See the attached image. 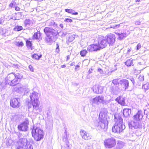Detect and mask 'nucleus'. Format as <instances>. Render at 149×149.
<instances>
[{
  "label": "nucleus",
  "mask_w": 149,
  "mask_h": 149,
  "mask_svg": "<svg viewBox=\"0 0 149 149\" xmlns=\"http://www.w3.org/2000/svg\"><path fill=\"white\" fill-rule=\"evenodd\" d=\"M132 64V60L131 59H129L125 62V64L127 66H130Z\"/></svg>",
  "instance_id": "nucleus-29"
},
{
  "label": "nucleus",
  "mask_w": 149,
  "mask_h": 149,
  "mask_svg": "<svg viewBox=\"0 0 149 149\" xmlns=\"http://www.w3.org/2000/svg\"><path fill=\"white\" fill-rule=\"evenodd\" d=\"M38 124L34 125L31 128V132L32 137L37 141H40L43 138V132L38 126Z\"/></svg>",
  "instance_id": "nucleus-6"
},
{
  "label": "nucleus",
  "mask_w": 149,
  "mask_h": 149,
  "mask_svg": "<svg viewBox=\"0 0 149 149\" xmlns=\"http://www.w3.org/2000/svg\"><path fill=\"white\" fill-rule=\"evenodd\" d=\"M44 31L47 36L45 39L47 42L51 44L55 41V36L58 34L56 29L46 27L44 29Z\"/></svg>",
  "instance_id": "nucleus-4"
},
{
  "label": "nucleus",
  "mask_w": 149,
  "mask_h": 149,
  "mask_svg": "<svg viewBox=\"0 0 149 149\" xmlns=\"http://www.w3.org/2000/svg\"><path fill=\"white\" fill-rule=\"evenodd\" d=\"M71 14L73 15H77L78 14V13L77 12H76L75 11L73 10V11L72 12Z\"/></svg>",
  "instance_id": "nucleus-49"
},
{
  "label": "nucleus",
  "mask_w": 149,
  "mask_h": 149,
  "mask_svg": "<svg viewBox=\"0 0 149 149\" xmlns=\"http://www.w3.org/2000/svg\"><path fill=\"white\" fill-rule=\"evenodd\" d=\"M29 124L28 119L26 118L22 123L18 125L17 128L19 130L26 132L27 131L28 126Z\"/></svg>",
  "instance_id": "nucleus-9"
},
{
  "label": "nucleus",
  "mask_w": 149,
  "mask_h": 149,
  "mask_svg": "<svg viewBox=\"0 0 149 149\" xmlns=\"http://www.w3.org/2000/svg\"><path fill=\"white\" fill-rule=\"evenodd\" d=\"M93 71V70L92 69H90L88 71V73L89 74H90Z\"/></svg>",
  "instance_id": "nucleus-60"
},
{
  "label": "nucleus",
  "mask_w": 149,
  "mask_h": 149,
  "mask_svg": "<svg viewBox=\"0 0 149 149\" xmlns=\"http://www.w3.org/2000/svg\"><path fill=\"white\" fill-rule=\"evenodd\" d=\"M75 38V35H73L71 36H70L68 40L66 41V42H72L74 39Z\"/></svg>",
  "instance_id": "nucleus-28"
},
{
  "label": "nucleus",
  "mask_w": 149,
  "mask_h": 149,
  "mask_svg": "<svg viewBox=\"0 0 149 149\" xmlns=\"http://www.w3.org/2000/svg\"><path fill=\"white\" fill-rule=\"evenodd\" d=\"M17 143L18 146L26 148L28 144V141L26 138H22L19 140Z\"/></svg>",
  "instance_id": "nucleus-18"
},
{
  "label": "nucleus",
  "mask_w": 149,
  "mask_h": 149,
  "mask_svg": "<svg viewBox=\"0 0 149 149\" xmlns=\"http://www.w3.org/2000/svg\"><path fill=\"white\" fill-rule=\"evenodd\" d=\"M80 53L81 56L82 57H84L86 56L87 53V52L86 50L84 49L81 51Z\"/></svg>",
  "instance_id": "nucleus-31"
},
{
  "label": "nucleus",
  "mask_w": 149,
  "mask_h": 149,
  "mask_svg": "<svg viewBox=\"0 0 149 149\" xmlns=\"http://www.w3.org/2000/svg\"><path fill=\"white\" fill-rule=\"evenodd\" d=\"M75 64V62H73L72 63L70 64V66H73V65H74Z\"/></svg>",
  "instance_id": "nucleus-58"
},
{
  "label": "nucleus",
  "mask_w": 149,
  "mask_h": 149,
  "mask_svg": "<svg viewBox=\"0 0 149 149\" xmlns=\"http://www.w3.org/2000/svg\"><path fill=\"white\" fill-rule=\"evenodd\" d=\"M98 41V43L99 44L102 49L106 47L108 44L105 38L103 37H99Z\"/></svg>",
  "instance_id": "nucleus-12"
},
{
  "label": "nucleus",
  "mask_w": 149,
  "mask_h": 149,
  "mask_svg": "<svg viewBox=\"0 0 149 149\" xmlns=\"http://www.w3.org/2000/svg\"><path fill=\"white\" fill-rule=\"evenodd\" d=\"M107 111L105 109L102 110L99 115V126L104 131H106L108 128V122L107 120Z\"/></svg>",
  "instance_id": "nucleus-5"
},
{
  "label": "nucleus",
  "mask_w": 149,
  "mask_h": 149,
  "mask_svg": "<svg viewBox=\"0 0 149 149\" xmlns=\"http://www.w3.org/2000/svg\"><path fill=\"white\" fill-rule=\"evenodd\" d=\"M114 120L116 123L112 128V131L114 132L120 133L125 128L123 123V119L121 115L118 114L114 115Z\"/></svg>",
  "instance_id": "nucleus-3"
},
{
  "label": "nucleus",
  "mask_w": 149,
  "mask_h": 149,
  "mask_svg": "<svg viewBox=\"0 0 149 149\" xmlns=\"http://www.w3.org/2000/svg\"><path fill=\"white\" fill-rule=\"evenodd\" d=\"M27 88V85H23L21 84H17L16 85L17 90L15 91H24Z\"/></svg>",
  "instance_id": "nucleus-21"
},
{
  "label": "nucleus",
  "mask_w": 149,
  "mask_h": 149,
  "mask_svg": "<svg viewBox=\"0 0 149 149\" xmlns=\"http://www.w3.org/2000/svg\"><path fill=\"white\" fill-rule=\"evenodd\" d=\"M23 29V27L22 26H17L14 28V30L16 31H19Z\"/></svg>",
  "instance_id": "nucleus-30"
},
{
  "label": "nucleus",
  "mask_w": 149,
  "mask_h": 149,
  "mask_svg": "<svg viewBox=\"0 0 149 149\" xmlns=\"http://www.w3.org/2000/svg\"><path fill=\"white\" fill-rule=\"evenodd\" d=\"M116 34L118 36V38L120 40L123 39L125 37L127 36V33H116Z\"/></svg>",
  "instance_id": "nucleus-24"
},
{
  "label": "nucleus",
  "mask_w": 149,
  "mask_h": 149,
  "mask_svg": "<svg viewBox=\"0 0 149 149\" xmlns=\"http://www.w3.org/2000/svg\"><path fill=\"white\" fill-rule=\"evenodd\" d=\"M119 84L122 88L125 90L127 89L129 86V82L128 80L125 79H122L119 81Z\"/></svg>",
  "instance_id": "nucleus-16"
},
{
  "label": "nucleus",
  "mask_w": 149,
  "mask_h": 149,
  "mask_svg": "<svg viewBox=\"0 0 149 149\" xmlns=\"http://www.w3.org/2000/svg\"><path fill=\"white\" fill-rule=\"evenodd\" d=\"M104 101V97L102 96H99L94 98H92L90 100L91 103L99 104L101 103H103Z\"/></svg>",
  "instance_id": "nucleus-10"
},
{
  "label": "nucleus",
  "mask_w": 149,
  "mask_h": 149,
  "mask_svg": "<svg viewBox=\"0 0 149 149\" xmlns=\"http://www.w3.org/2000/svg\"><path fill=\"white\" fill-rule=\"evenodd\" d=\"M50 22V24H49L50 25H51V26L53 25V26H54L55 27L56 26L57 27V24H55V22H54V21H52L51 22Z\"/></svg>",
  "instance_id": "nucleus-40"
},
{
  "label": "nucleus",
  "mask_w": 149,
  "mask_h": 149,
  "mask_svg": "<svg viewBox=\"0 0 149 149\" xmlns=\"http://www.w3.org/2000/svg\"><path fill=\"white\" fill-rule=\"evenodd\" d=\"M6 83L10 86H15L17 84V80L15 78L14 73L8 75L6 79Z\"/></svg>",
  "instance_id": "nucleus-7"
},
{
  "label": "nucleus",
  "mask_w": 149,
  "mask_h": 149,
  "mask_svg": "<svg viewBox=\"0 0 149 149\" xmlns=\"http://www.w3.org/2000/svg\"><path fill=\"white\" fill-rule=\"evenodd\" d=\"M80 135L82 138L85 140H88L91 139L92 136L85 130H81L80 132Z\"/></svg>",
  "instance_id": "nucleus-15"
},
{
  "label": "nucleus",
  "mask_w": 149,
  "mask_h": 149,
  "mask_svg": "<svg viewBox=\"0 0 149 149\" xmlns=\"http://www.w3.org/2000/svg\"><path fill=\"white\" fill-rule=\"evenodd\" d=\"M31 103L28 104V109L29 111L35 113H38L39 110L40 101L39 100L38 93L33 92L30 95Z\"/></svg>",
  "instance_id": "nucleus-1"
},
{
  "label": "nucleus",
  "mask_w": 149,
  "mask_h": 149,
  "mask_svg": "<svg viewBox=\"0 0 149 149\" xmlns=\"http://www.w3.org/2000/svg\"><path fill=\"white\" fill-rule=\"evenodd\" d=\"M66 33L64 32H61L59 33L60 35L62 37L65 36L66 34Z\"/></svg>",
  "instance_id": "nucleus-41"
},
{
  "label": "nucleus",
  "mask_w": 149,
  "mask_h": 149,
  "mask_svg": "<svg viewBox=\"0 0 149 149\" xmlns=\"http://www.w3.org/2000/svg\"><path fill=\"white\" fill-rule=\"evenodd\" d=\"M3 20L2 18H0V24H3Z\"/></svg>",
  "instance_id": "nucleus-53"
},
{
  "label": "nucleus",
  "mask_w": 149,
  "mask_h": 149,
  "mask_svg": "<svg viewBox=\"0 0 149 149\" xmlns=\"http://www.w3.org/2000/svg\"><path fill=\"white\" fill-rule=\"evenodd\" d=\"M131 80L132 81V82L133 84L134 85V84L135 83V82L134 81V79L133 78H132L131 79Z\"/></svg>",
  "instance_id": "nucleus-55"
},
{
  "label": "nucleus",
  "mask_w": 149,
  "mask_h": 149,
  "mask_svg": "<svg viewBox=\"0 0 149 149\" xmlns=\"http://www.w3.org/2000/svg\"><path fill=\"white\" fill-rule=\"evenodd\" d=\"M120 26V24L116 25L115 26H113L114 27H113V28L114 29H116L117 28H118Z\"/></svg>",
  "instance_id": "nucleus-52"
},
{
  "label": "nucleus",
  "mask_w": 149,
  "mask_h": 149,
  "mask_svg": "<svg viewBox=\"0 0 149 149\" xmlns=\"http://www.w3.org/2000/svg\"><path fill=\"white\" fill-rule=\"evenodd\" d=\"M93 89V91L96 93H101L103 92L102 87L98 85L94 86Z\"/></svg>",
  "instance_id": "nucleus-19"
},
{
  "label": "nucleus",
  "mask_w": 149,
  "mask_h": 149,
  "mask_svg": "<svg viewBox=\"0 0 149 149\" xmlns=\"http://www.w3.org/2000/svg\"><path fill=\"white\" fill-rule=\"evenodd\" d=\"M16 149H25V148L18 146L17 147Z\"/></svg>",
  "instance_id": "nucleus-50"
},
{
  "label": "nucleus",
  "mask_w": 149,
  "mask_h": 149,
  "mask_svg": "<svg viewBox=\"0 0 149 149\" xmlns=\"http://www.w3.org/2000/svg\"><path fill=\"white\" fill-rule=\"evenodd\" d=\"M85 149H92V147L90 145H87L85 147Z\"/></svg>",
  "instance_id": "nucleus-47"
},
{
  "label": "nucleus",
  "mask_w": 149,
  "mask_h": 149,
  "mask_svg": "<svg viewBox=\"0 0 149 149\" xmlns=\"http://www.w3.org/2000/svg\"><path fill=\"white\" fill-rule=\"evenodd\" d=\"M26 45L28 47H31V46L32 44L31 42L28 40L26 41Z\"/></svg>",
  "instance_id": "nucleus-35"
},
{
  "label": "nucleus",
  "mask_w": 149,
  "mask_h": 149,
  "mask_svg": "<svg viewBox=\"0 0 149 149\" xmlns=\"http://www.w3.org/2000/svg\"><path fill=\"white\" fill-rule=\"evenodd\" d=\"M97 71L101 74H103V70L100 68H99L97 70Z\"/></svg>",
  "instance_id": "nucleus-48"
},
{
  "label": "nucleus",
  "mask_w": 149,
  "mask_h": 149,
  "mask_svg": "<svg viewBox=\"0 0 149 149\" xmlns=\"http://www.w3.org/2000/svg\"><path fill=\"white\" fill-rule=\"evenodd\" d=\"M11 3H12L13 5H15L16 3L15 2V0H12L11 2Z\"/></svg>",
  "instance_id": "nucleus-59"
},
{
  "label": "nucleus",
  "mask_w": 149,
  "mask_h": 149,
  "mask_svg": "<svg viewBox=\"0 0 149 149\" xmlns=\"http://www.w3.org/2000/svg\"><path fill=\"white\" fill-rule=\"evenodd\" d=\"M60 26L61 28H63V24H61L60 25Z\"/></svg>",
  "instance_id": "nucleus-61"
},
{
  "label": "nucleus",
  "mask_w": 149,
  "mask_h": 149,
  "mask_svg": "<svg viewBox=\"0 0 149 149\" xmlns=\"http://www.w3.org/2000/svg\"><path fill=\"white\" fill-rule=\"evenodd\" d=\"M104 147L107 148H111L114 147L116 145V140L111 137L105 139L104 141Z\"/></svg>",
  "instance_id": "nucleus-8"
},
{
  "label": "nucleus",
  "mask_w": 149,
  "mask_h": 149,
  "mask_svg": "<svg viewBox=\"0 0 149 149\" xmlns=\"http://www.w3.org/2000/svg\"><path fill=\"white\" fill-rule=\"evenodd\" d=\"M143 116L142 111L139 110L133 116V121H132L128 123L130 128L131 129L142 128L143 124L141 120L142 119Z\"/></svg>",
  "instance_id": "nucleus-2"
},
{
  "label": "nucleus",
  "mask_w": 149,
  "mask_h": 149,
  "mask_svg": "<svg viewBox=\"0 0 149 149\" xmlns=\"http://www.w3.org/2000/svg\"><path fill=\"white\" fill-rule=\"evenodd\" d=\"M101 48L99 44H95L89 46L87 47V50L89 52L97 51L100 50Z\"/></svg>",
  "instance_id": "nucleus-13"
},
{
  "label": "nucleus",
  "mask_w": 149,
  "mask_h": 149,
  "mask_svg": "<svg viewBox=\"0 0 149 149\" xmlns=\"http://www.w3.org/2000/svg\"><path fill=\"white\" fill-rule=\"evenodd\" d=\"M31 22V21L29 19H26L24 21V23L26 26L30 25Z\"/></svg>",
  "instance_id": "nucleus-34"
},
{
  "label": "nucleus",
  "mask_w": 149,
  "mask_h": 149,
  "mask_svg": "<svg viewBox=\"0 0 149 149\" xmlns=\"http://www.w3.org/2000/svg\"><path fill=\"white\" fill-rule=\"evenodd\" d=\"M131 110L129 109H124L123 110V114L124 117H127L130 114Z\"/></svg>",
  "instance_id": "nucleus-23"
},
{
  "label": "nucleus",
  "mask_w": 149,
  "mask_h": 149,
  "mask_svg": "<svg viewBox=\"0 0 149 149\" xmlns=\"http://www.w3.org/2000/svg\"><path fill=\"white\" fill-rule=\"evenodd\" d=\"M20 8L18 7H16L15 8V10L16 11H19L20 10Z\"/></svg>",
  "instance_id": "nucleus-54"
},
{
  "label": "nucleus",
  "mask_w": 149,
  "mask_h": 149,
  "mask_svg": "<svg viewBox=\"0 0 149 149\" xmlns=\"http://www.w3.org/2000/svg\"><path fill=\"white\" fill-rule=\"evenodd\" d=\"M119 82L118 81V79H113L112 81V84H111V86H119Z\"/></svg>",
  "instance_id": "nucleus-27"
},
{
  "label": "nucleus",
  "mask_w": 149,
  "mask_h": 149,
  "mask_svg": "<svg viewBox=\"0 0 149 149\" xmlns=\"http://www.w3.org/2000/svg\"><path fill=\"white\" fill-rule=\"evenodd\" d=\"M42 36L40 32L38 31L36 33H35L33 36V39H38L39 40H42Z\"/></svg>",
  "instance_id": "nucleus-22"
},
{
  "label": "nucleus",
  "mask_w": 149,
  "mask_h": 149,
  "mask_svg": "<svg viewBox=\"0 0 149 149\" xmlns=\"http://www.w3.org/2000/svg\"><path fill=\"white\" fill-rule=\"evenodd\" d=\"M81 64V63L80 62H79L78 65H76L75 66V70L76 71L78 70H79V68L80 67V65Z\"/></svg>",
  "instance_id": "nucleus-37"
},
{
  "label": "nucleus",
  "mask_w": 149,
  "mask_h": 149,
  "mask_svg": "<svg viewBox=\"0 0 149 149\" xmlns=\"http://www.w3.org/2000/svg\"><path fill=\"white\" fill-rule=\"evenodd\" d=\"M29 68L31 72H33V67L31 65H29Z\"/></svg>",
  "instance_id": "nucleus-45"
},
{
  "label": "nucleus",
  "mask_w": 149,
  "mask_h": 149,
  "mask_svg": "<svg viewBox=\"0 0 149 149\" xmlns=\"http://www.w3.org/2000/svg\"><path fill=\"white\" fill-rule=\"evenodd\" d=\"M66 67V65H62L61 66V67L62 68H65Z\"/></svg>",
  "instance_id": "nucleus-63"
},
{
  "label": "nucleus",
  "mask_w": 149,
  "mask_h": 149,
  "mask_svg": "<svg viewBox=\"0 0 149 149\" xmlns=\"http://www.w3.org/2000/svg\"><path fill=\"white\" fill-rule=\"evenodd\" d=\"M56 52L57 53H58L59 52V45L57 43L56 44Z\"/></svg>",
  "instance_id": "nucleus-44"
},
{
  "label": "nucleus",
  "mask_w": 149,
  "mask_h": 149,
  "mask_svg": "<svg viewBox=\"0 0 149 149\" xmlns=\"http://www.w3.org/2000/svg\"><path fill=\"white\" fill-rule=\"evenodd\" d=\"M141 44L140 43H138L136 46V50H139L141 48Z\"/></svg>",
  "instance_id": "nucleus-46"
},
{
  "label": "nucleus",
  "mask_w": 149,
  "mask_h": 149,
  "mask_svg": "<svg viewBox=\"0 0 149 149\" xmlns=\"http://www.w3.org/2000/svg\"><path fill=\"white\" fill-rule=\"evenodd\" d=\"M14 5L12 3H11L9 5V7L12 8L13 7Z\"/></svg>",
  "instance_id": "nucleus-57"
},
{
  "label": "nucleus",
  "mask_w": 149,
  "mask_h": 149,
  "mask_svg": "<svg viewBox=\"0 0 149 149\" xmlns=\"http://www.w3.org/2000/svg\"><path fill=\"white\" fill-rule=\"evenodd\" d=\"M14 75H15V78H16L17 79V84H18V80L19 79H21L23 78V75L21 73H16V74L14 73Z\"/></svg>",
  "instance_id": "nucleus-26"
},
{
  "label": "nucleus",
  "mask_w": 149,
  "mask_h": 149,
  "mask_svg": "<svg viewBox=\"0 0 149 149\" xmlns=\"http://www.w3.org/2000/svg\"><path fill=\"white\" fill-rule=\"evenodd\" d=\"M108 44L110 45H113L115 41L116 37L114 35L110 33L105 37Z\"/></svg>",
  "instance_id": "nucleus-11"
},
{
  "label": "nucleus",
  "mask_w": 149,
  "mask_h": 149,
  "mask_svg": "<svg viewBox=\"0 0 149 149\" xmlns=\"http://www.w3.org/2000/svg\"><path fill=\"white\" fill-rule=\"evenodd\" d=\"M116 101L122 106L126 105L125 98L122 97L120 96L117 97Z\"/></svg>",
  "instance_id": "nucleus-20"
},
{
  "label": "nucleus",
  "mask_w": 149,
  "mask_h": 149,
  "mask_svg": "<svg viewBox=\"0 0 149 149\" xmlns=\"http://www.w3.org/2000/svg\"><path fill=\"white\" fill-rule=\"evenodd\" d=\"M42 56V55H40V56L38 55V54H34L32 56V57L33 58H34L36 59H38L40 58Z\"/></svg>",
  "instance_id": "nucleus-32"
},
{
  "label": "nucleus",
  "mask_w": 149,
  "mask_h": 149,
  "mask_svg": "<svg viewBox=\"0 0 149 149\" xmlns=\"http://www.w3.org/2000/svg\"><path fill=\"white\" fill-rule=\"evenodd\" d=\"M131 51V50L130 49H128L127 50V53H128L129 52H130Z\"/></svg>",
  "instance_id": "nucleus-64"
},
{
  "label": "nucleus",
  "mask_w": 149,
  "mask_h": 149,
  "mask_svg": "<svg viewBox=\"0 0 149 149\" xmlns=\"http://www.w3.org/2000/svg\"><path fill=\"white\" fill-rule=\"evenodd\" d=\"M25 149H33V147L31 144L28 143L26 146Z\"/></svg>",
  "instance_id": "nucleus-33"
},
{
  "label": "nucleus",
  "mask_w": 149,
  "mask_h": 149,
  "mask_svg": "<svg viewBox=\"0 0 149 149\" xmlns=\"http://www.w3.org/2000/svg\"><path fill=\"white\" fill-rule=\"evenodd\" d=\"M65 10L66 12L70 14H71V13H72V12L73 11V10L71 9H65Z\"/></svg>",
  "instance_id": "nucleus-39"
},
{
  "label": "nucleus",
  "mask_w": 149,
  "mask_h": 149,
  "mask_svg": "<svg viewBox=\"0 0 149 149\" xmlns=\"http://www.w3.org/2000/svg\"><path fill=\"white\" fill-rule=\"evenodd\" d=\"M124 146V143L121 141H119L117 143L116 147L114 149H121Z\"/></svg>",
  "instance_id": "nucleus-25"
},
{
  "label": "nucleus",
  "mask_w": 149,
  "mask_h": 149,
  "mask_svg": "<svg viewBox=\"0 0 149 149\" xmlns=\"http://www.w3.org/2000/svg\"><path fill=\"white\" fill-rule=\"evenodd\" d=\"M143 88H144L145 90H148L149 88V84H146L143 85L142 87Z\"/></svg>",
  "instance_id": "nucleus-36"
},
{
  "label": "nucleus",
  "mask_w": 149,
  "mask_h": 149,
  "mask_svg": "<svg viewBox=\"0 0 149 149\" xmlns=\"http://www.w3.org/2000/svg\"><path fill=\"white\" fill-rule=\"evenodd\" d=\"M135 24L136 25H140L141 24V22L139 20L135 22Z\"/></svg>",
  "instance_id": "nucleus-51"
},
{
  "label": "nucleus",
  "mask_w": 149,
  "mask_h": 149,
  "mask_svg": "<svg viewBox=\"0 0 149 149\" xmlns=\"http://www.w3.org/2000/svg\"><path fill=\"white\" fill-rule=\"evenodd\" d=\"M18 98H14L11 99L10 102V106L15 108H18L20 106V104L19 102Z\"/></svg>",
  "instance_id": "nucleus-14"
},
{
  "label": "nucleus",
  "mask_w": 149,
  "mask_h": 149,
  "mask_svg": "<svg viewBox=\"0 0 149 149\" xmlns=\"http://www.w3.org/2000/svg\"><path fill=\"white\" fill-rule=\"evenodd\" d=\"M110 90L111 93L114 95H117L120 91L121 90L118 87V86L113 85L111 86L110 87Z\"/></svg>",
  "instance_id": "nucleus-17"
},
{
  "label": "nucleus",
  "mask_w": 149,
  "mask_h": 149,
  "mask_svg": "<svg viewBox=\"0 0 149 149\" xmlns=\"http://www.w3.org/2000/svg\"><path fill=\"white\" fill-rule=\"evenodd\" d=\"M138 79L139 81H143L144 79V76L140 75Z\"/></svg>",
  "instance_id": "nucleus-43"
},
{
  "label": "nucleus",
  "mask_w": 149,
  "mask_h": 149,
  "mask_svg": "<svg viewBox=\"0 0 149 149\" xmlns=\"http://www.w3.org/2000/svg\"><path fill=\"white\" fill-rule=\"evenodd\" d=\"M17 15H20V16H21V17L22 15V12H19V13H17Z\"/></svg>",
  "instance_id": "nucleus-56"
},
{
  "label": "nucleus",
  "mask_w": 149,
  "mask_h": 149,
  "mask_svg": "<svg viewBox=\"0 0 149 149\" xmlns=\"http://www.w3.org/2000/svg\"><path fill=\"white\" fill-rule=\"evenodd\" d=\"M64 21L68 22H72V20L69 18H66L64 20Z\"/></svg>",
  "instance_id": "nucleus-42"
},
{
  "label": "nucleus",
  "mask_w": 149,
  "mask_h": 149,
  "mask_svg": "<svg viewBox=\"0 0 149 149\" xmlns=\"http://www.w3.org/2000/svg\"><path fill=\"white\" fill-rule=\"evenodd\" d=\"M70 56H68L67 57V58L66 59V61H68V60H69L70 59Z\"/></svg>",
  "instance_id": "nucleus-62"
},
{
  "label": "nucleus",
  "mask_w": 149,
  "mask_h": 149,
  "mask_svg": "<svg viewBox=\"0 0 149 149\" xmlns=\"http://www.w3.org/2000/svg\"><path fill=\"white\" fill-rule=\"evenodd\" d=\"M16 45L18 47H22L23 46L24 44L22 42H17Z\"/></svg>",
  "instance_id": "nucleus-38"
}]
</instances>
